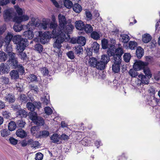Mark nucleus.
<instances>
[{
    "instance_id": "8",
    "label": "nucleus",
    "mask_w": 160,
    "mask_h": 160,
    "mask_svg": "<svg viewBox=\"0 0 160 160\" xmlns=\"http://www.w3.org/2000/svg\"><path fill=\"white\" fill-rule=\"evenodd\" d=\"M113 63L112 66V71L116 73H118L120 70V65L122 61L112 59Z\"/></svg>"
},
{
    "instance_id": "5",
    "label": "nucleus",
    "mask_w": 160,
    "mask_h": 160,
    "mask_svg": "<svg viewBox=\"0 0 160 160\" xmlns=\"http://www.w3.org/2000/svg\"><path fill=\"white\" fill-rule=\"evenodd\" d=\"M28 116L30 118L36 125L42 126L44 124V121L43 118L37 116V114L35 112H29Z\"/></svg>"
},
{
    "instance_id": "39",
    "label": "nucleus",
    "mask_w": 160,
    "mask_h": 160,
    "mask_svg": "<svg viewBox=\"0 0 160 160\" xmlns=\"http://www.w3.org/2000/svg\"><path fill=\"white\" fill-rule=\"evenodd\" d=\"M16 124L18 127L22 128L24 127L26 123L21 119L20 120L17 121Z\"/></svg>"
},
{
    "instance_id": "27",
    "label": "nucleus",
    "mask_w": 160,
    "mask_h": 160,
    "mask_svg": "<svg viewBox=\"0 0 160 160\" xmlns=\"http://www.w3.org/2000/svg\"><path fill=\"white\" fill-rule=\"evenodd\" d=\"M92 49L94 52L97 53L98 52L99 45L97 42H94L92 45Z\"/></svg>"
},
{
    "instance_id": "4",
    "label": "nucleus",
    "mask_w": 160,
    "mask_h": 160,
    "mask_svg": "<svg viewBox=\"0 0 160 160\" xmlns=\"http://www.w3.org/2000/svg\"><path fill=\"white\" fill-rule=\"evenodd\" d=\"M114 45H110L108 52L112 56V59L122 61V56L124 53V50L122 47L115 48Z\"/></svg>"
},
{
    "instance_id": "45",
    "label": "nucleus",
    "mask_w": 160,
    "mask_h": 160,
    "mask_svg": "<svg viewBox=\"0 0 160 160\" xmlns=\"http://www.w3.org/2000/svg\"><path fill=\"white\" fill-rule=\"evenodd\" d=\"M102 48L103 49H106L108 48V41L105 39H103L101 41Z\"/></svg>"
},
{
    "instance_id": "3",
    "label": "nucleus",
    "mask_w": 160,
    "mask_h": 160,
    "mask_svg": "<svg viewBox=\"0 0 160 160\" xmlns=\"http://www.w3.org/2000/svg\"><path fill=\"white\" fill-rule=\"evenodd\" d=\"M12 41L17 45V49L19 52L23 51L28 43L27 39L22 38L19 35L14 36L12 38Z\"/></svg>"
},
{
    "instance_id": "9",
    "label": "nucleus",
    "mask_w": 160,
    "mask_h": 160,
    "mask_svg": "<svg viewBox=\"0 0 160 160\" xmlns=\"http://www.w3.org/2000/svg\"><path fill=\"white\" fill-rule=\"evenodd\" d=\"M29 19V17L26 15H22L20 16H16L14 17L13 20L18 21L21 23L22 22L26 21Z\"/></svg>"
},
{
    "instance_id": "64",
    "label": "nucleus",
    "mask_w": 160,
    "mask_h": 160,
    "mask_svg": "<svg viewBox=\"0 0 160 160\" xmlns=\"http://www.w3.org/2000/svg\"><path fill=\"white\" fill-rule=\"evenodd\" d=\"M10 143L13 145H16L18 143V140L13 138H10L9 139Z\"/></svg>"
},
{
    "instance_id": "29",
    "label": "nucleus",
    "mask_w": 160,
    "mask_h": 160,
    "mask_svg": "<svg viewBox=\"0 0 160 160\" xmlns=\"http://www.w3.org/2000/svg\"><path fill=\"white\" fill-rule=\"evenodd\" d=\"M120 38L121 41L124 43H127L130 40L129 37L127 34L121 35Z\"/></svg>"
},
{
    "instance_id": "16",
    "label": "nucleus",
    "mask_w": 160,
    "mask_h": 160,
    "mask_svg": "<svg viewBox=\"0 0 160 160\" xmlns=\"http://www.w3.org/2000/svg\"><path fill=\"white\" fill-rule=\"evenodd\" d=\"M17 116H19L21 118L26 117L28 115V112L24 109L20 108L17 112H16Z\"/></svg>"
},
{
    "instance_id": "11",
    "label": "nucleus",
    "mask_w": 160,
    "mask_h": 160,
    "mask_svg": "<svg viewBox=\"0 0 160 160\" xmlns=\"http://www.w3.org/2000/svg\"><path fill=\"white\" fill-rule=\"evenodd\" d=\"M0 70L1 73H8L10 71L9 65L6 63H1L0 66Z\"/></svg>"
},
{
    "instance_id": "20",
    "label": "nucleus",
    "mask_w": 160,
    "mask_h": 160,
    "mask_svg": "<svg viewBox=\"0 0 160 160\" xmlns=\"http://www.w3.org/2000/svg\"><path fill=\"white\" fill-rule=\"evenodd\" d=\"M97 64L95 68L97 69L100 70L104 69L106 66V65L105 64L104 62H102L100 60H98Z\"/></svg>"
},
{
    "instance_id": "57",
    "label": "nucleus",
    "mask_w": 160,
    "mask_h": 160,
    "mask_svg": "<svg viewBox=\"0 0 160 160\" xmlns=\"http://www.w3.org/2000/svg\"><path fill=\"white\" fill-rule=\"evenodd\" d=\"M35 159L36 160H41L43 159V155L41 153L39 152L35 155Z\"/></svg>"
},
{
    "instance_id": "37",
    "label": "nucleus",
    "mask_w": 160,
    "mask_h": 160,
    "mask_svg": "<svg viewBox=\"0 0 160 160\" xmlns=\"http://www.w3.org/2000/svg\"><path fill=\"white\" fill-rule=\"evenodd\" d=\"M7 58V54L4 52L0 51V61L4 62Z\"/></svg>"
},
{
    "instance_id": "40",
    "label": "nucleus",
    "mask_w": 160,
    "mask_h": 160,
    "mask_svg": "<svg viewBox=\"0 0 160 160\" xmlns=\"http://www.w3.org/2000/svg\"><path fill=\"white\" fill-rule=\"evenodd\" d=\"M131 58V55L129 53H125L123 56V60L126 62H128L130 61Z\"/></svg>"
},
{
    "instance_id": "41",
    "label": "nucleus",
    "mask_w": 160,
    "mask_h": 160,
    "mask_svg": "<svg viewBox=\"0 0 160 160\" xmlns=\"http://www.w3.org/2000/svg\"><path fill=\"white\" fill-rule=\"evenodd\" d=\"M91 33V37L94 39L97 40L100 38L99 35L97 32L92 31Z\"/></svg>"
},
{
    "instance_id": "28",
    "label": "nucleus",
    "mask_w": 160,
    "mask_h": 160,
    "mask_svg": "<svg viewBox=\"0 0 160 160\" xmlns=\"http://www.w3.org/2000/svg\"><path fill=\"white\" fill-rule=\"evenodd\" d=\"M29 145H30L32 148H36L39 146V143L38 142L34 141L32 139H30L28 140Z\"/></svg>"
},
{
    "instance_id": "1",
    "label": "nucleus",
    "mask_w": 160,
    "mask_h": 160,
    "mask_svg": "<svg viewBox=\"0 0 160 160\" xmlns=\"http://www.w3.org/2000/svg\"><path fill=\"white\" fill-rule=\"evenodd\" d=\"M59 28V30L57 31L58 27L57 23L51 22L49 27L52 29V34L55 37H57L55 42L53 44V47L57 48L58 50L56 52L59 56L62 55V52L61 50L62 47L61 44L63 42L66 38V35L71 33L74 28V26L71 23V22H68L67 21L65 17L63 15L59 14L58 15Z\"/></svg>"
},
{
    "instance_id": "12",
    "label": "nucleus",
    "mask_w": 160,
    "mask_h": 160,
    "mask_svg": "<svg viewBox=\"0 0 160 160\" xmlns=\"http://www.w3.org/2000/svg\"><path fill=\"white\" fill-rule=\"evenodd\" d=\"M13 21L15 22L13 26V29L16 32H19L21 31L23 29V25H22L21 23L18 22V21Z\"/></svg>"
},
{
    "instance_id": "31",
    "label": "nucleus",
    "mask_w": 160,
    "mask_h": 160,
    "mask_svg": "<svg viewBox=\"0 0 160 160\" xmlns=\"http://www.w3.org/2000/svg\"><path fill=\"white\" fill-rule=\"evenodd\" d=\"M86 43V40L85 37L83 36L78 37V43L80 44L79 45L83 46L85 45Z\"/></svg>"
},
{
    "instance_id": "18",
    "label": "nucleus",
    "mask_w": 160,
    "mask_h": 160,
    "mask_svg": "<svg viewBox=\"0 0 160 160\" xmlns=\"http://www.w3.org/2000/svg\"><path fill=\"white\" fill-rule=\"evenodd\" d=\"M74 52L76 54L79 56L82 54L83 52V48L81 45H76L75 47Z\"/></svg>"
},
{
    "instance_id": "2",
    "label": "nucleus",
    "mask_w": 160,
    "mask_h": 160,
    "mask_svg": "<svg viewBox=\"0 0 160 160\" xmlns=\"http://www.w3.org/2000/svg\"><path fill=\"white\" fill-rule=\"evenodd\" d=\"M149 63L147 62H143L141 61H136L134 62L133 66V68L136 71L143 70V72L148 79L152 77V74L148 67Z\"/></svg>"
},
{
    "instance_id": "13",
    "label": "nucleus",
    "mask_w": 160,
    "mask_h": 160,
    "mask_svg": "<svg viewBox=\"0 0 160 160\" xmlns=\"http://www.w3.org/2000/svg\"><path fill=\"white\" fill-rule=\"evenodd\" d=\"M98 61V60L95 58H90L88 60V64L91 67L95 68Z\"/></svg>"
},
{
    "instance_id": "35",
    "label": "nucleus",
    "mask_w": 160,
    "mask_h": 160,
    "mask_svg": "<svg viewBox=\"0 0 160 160\" xmlns=\"http://www.w3.org/2000/svg\"><path fill=\"white\" fill-rule=\"evenodd\" d=\"M49 97V95L46 93V95L42 98V101L44 105H47L50 102Z\"/></svg>"
},
{
    "instance_id": "25",
    "label": "nucleus",
    "mask_w": 160,
    "mask_h": 160,
    "mask_svg": "<svg viewBox=\"0 0 160 160\" xmlns=\"http://www.w3.org/2000/svg\"><path fill=\"white\" fill-rule=\"evenodd\" d=\"M13 37L12 34L9 32H8L4 39L5 42L9 44L12 40Z\"/></svg>"
},
{
    "instance_id": "48",
    "label": "nucleus",
    "mask_w": 160,
    "mask_h": 160,
    "mask_svg": "<svg viewBox=\"0 0 160 160\" xmlns=\"http://www.w3.org/2000/svg\"><path fill=\"white\" fill-rule=\"evenodd\" d=\"M5 46L6 47V52L9 53V54L12 52H11L12 51V48L10 43L9 44L5 43Z\"/></svg>"
},
{
    "instance_id": "62",
    "label": "nucleus",
    "mask_w": 160,
    "mask_h": 160,
    "mask_svg": "<svg viewBox=\"0 0 160 160\" xmlns=\"http://www.w3.org/2000/svg\"><path fill=\"white\" fill-rule=\"evenodd\" d=\"M10 0H0V5L3 6L8 4Z\"/></svg>"
},
{
    "instance_id": "34",
    "label": "nucleus",
    "mask_w": 160,
    "mask_h": 160,
    "mask_svg": "<svg viewBox=\"0 0 160 160\" xmlns=\"http://www.w3.org/2000/svg\"><path fill=\"white\" fill-rule=\"evenodd\" d=\"M16 124L15 122L11 121L8 124V128L9 131H13L14 130L16 127Z\"/></svg>"
},
{
    "instance_id": "49",
    "label": "nucleus",
    "mask_w": 160,
    "mask_h": 160,
    "mask_svg": "<svg viewBox=\"0 0 160 160\" xmlns=\"http://www.w3.org/2000/svg\"><path fill=\"white\" fill-rule=\"evenodd\" d=\"M27 107L29 110L33 111L35 110L34 104L33 103L28 102L27 104Z\"/></svg>"
},
{
    "instance_id": "38",
    "label": "nucleus",
    "mask_w": 160,
    "mask_h": 160,
    "mask_svg": "<svg viewBox=\"0 0 160 160\" xmlns=\"http://www.w3.org/2000/svg\"><path fill=\"white\" fill-rule=\"evenodd\" d=\"M64 6L68 8H71L73 6L72 2L70 0H65L64 2Z\"/></svg>"
},
{
    "instance_id": "46",
    "label": "nucleus",
    "mask_w": 160,
    "mask_h": 160,
    "mask_svg": "<svg viewBox=\"0 0 160 160\" xmlns=\"http://www.w3.org/2000/svg\"><path fill=\"white\" fill-rule=\"evenodd\" d=\"M35 49L39 53L42 52L43 50L42 46L40 43H38L35 45Z\"/></svg>"
},
{
    "instance_id": "63",
    "label": "nucleus",
    "mask_w": 160,
    "mask_h": 160,
    "mask_svg": "<svg viewBox=\"0 0 160 160\" xmlns=\"http://www.w3.org/2000/svg\"><path fill=\"white\" fill-rule=\"evenodd\" d=\"M11 108L14 111L16 112H17V111L21 108L20 106L14 104L12 105Z\"/></svg>"
},
{
    "instance_id": "47",
    "label": "nucleus",
    "mask_w": 160,
    "mask_h": 160,
    "mask_svg": "<svg viewBox=\"0 0 160 160\" xmlns=\"http://www.w3.org/2000/svg\"><path fill=\"white\" fill-rule=\"evenodd\" d=\"M137 45V43L135 41H130L129 43V48L132 49H135Z\"/></svg>"
},
{
    "instance_id": "51",
    "label": "nucleus",
    "mask_w": 160,
    "mask_h": 160,
    "mask_svg": "<svg viewBox=\"0 0 160 160\" xmlns=\"http://www.w3.org/2000/svg\"><path fill=\"white\" fill-rule=\"evenodd\" d=\"M20 53L19 54V56L21 59L23 60H27L28 59L26 54L22 52H19Z\"/></svg>"
},
{
    "instance_id": "6",
    "label": "nucleus",
    "mask_w": 160,
    "mask_h": 160,
    "mask_svg": "<svg viewBox=\"0 0 160 160\" xmlns=\"http://www.w3.org/2000/svg\"><path fill=\"white\" fill-rule=\"evenodd\" d=\"M9 58L8 62L9 66L13 69H16L18 66V61L15 54L12 52L9 54Z\"/></svg>"
},
{
    "instance_id": "32",
    "label": "nucleus",
    "mask_w": 160,
    "mask_h": 160,
    "mask_svg": "<svg viewBox=\"0 0 160 160\" xmlns=\"http://www.w3.org/2000/svg\"><path fill=\"white\" fill-rule=\"evenodd\" d=\"M85 32L87 33H91L93 31V28L91 25L89 24H86L83 29Z\"/></svg>"
},
{
    "instance_id": "44",
    "label": "nucleus",
    "mask_w": 160,
    "mask_h": 160,
    "mask_svg": "<svg viewBox=\"0 0 160 160\" xmlns=\"http://www.w3.org/2000/svg\"><path fill=\"white\" fill-rule=\"evenodd\" d=\"M10 132L9 130L4 129L1 132V136L3 137H5L10 134Z\"/></svg>"
},
{
    "instance_id": "53",
    "label": "nucleus",
    "mask_w": 160,
    "mask_h": 160,
    "mask_svg": "<svg viewBox=\"0 0 160 160\" xmlns=\"http://www.w3.org/2000/svg\"><path fill=\"white\" fill-rule=\"evenodd\" d=\"M15 8L16 12L19 16H20L22 15L23 12L22 9L21 8H20L18 6H15Z\"/></svg>"
},
{
    "instance_id": "23",
    "label": "nucleus",
    "mask_w": 160,
    "mask_h": 160,
    "mask_svg": "<svg viewBox=\"0 0 160 160\" xmlns=\"http://www.w3.org/2000/svg\"><path fill=\"white\" fill-rule=\"evenodd\" d=\"M152 38V37L148 33L144 34L142 36V41L145 43L149 42Z\"/></svg>"
},
{
    "instance_id": "14",
    "label": "nucleus",
    "mask_w": 160,
    "mask_h": 160,
    "mask_svg": "<svg viewBox=\"0 0 160 160\" xmlns=\"http://www.w3.org/2000/svg\"><path fill=\"white\" fill-rule=\"evenodd\" d=\"M134 87L141 86L144 84H148L149 83V81H131Z\"/></svg>"
},
{
    "instance_id": "30",
    "label": "nucleus",
    "mask_w": 160,
    "mask_h": 160,
    "mask_svg": "<svg viewBox=\"0 0 160 160\" xmlns=\"http://www.w3.org/2000/svg\"><path fill=\"white\" fill-rule=\"evenodd\" d=\"M3 17L6 20H9L11 18L12 14L9 10H7L4 11Z\"/></svg>"
},
{
    "instance_id": "50",
    "label": "nucleus",
    "mask_w": 160,
    "mask_h": 160,
    "mask_svg": "<svg viewBox=\"0 0 160 160\" xmlns=\"http://www.w3.org/2000/svg\"><path fill=\"white\" fill-rule=\"evenodd\" d=\"M7 26L5 24H4L0 26V35H2L7 29Z\"/></svg>"
},
{
    "instance_id": "36",
    "label": "nucleus",
    "mask_w": 160,
    "mask_h": 160,
    "mask_svg": "<svg viewBox=\"0 0 160 160\" xmlns=\"http://www.w3.org/2000/svg\"><path fill=\"white\" fill-rule=\"evenodd\" d=\"M31 26H34L35 27L38 26L40 25L39 22V19L35 18L34 17H32L31 18Z\"/></svg>"
},
{
    "instance_id": "55",
    "label": "nucleus",
    "mask_w": 160,
    "mask_h": 160,
    "mask_svg": "<svg viewBox=\"0 0 160 160\" xmlns=\"http://www.w3.org/2000/svg\"><path fill=\"white\" fill-rule=\"evenodd\" d=\"M41 72L43 73L44 76H47L48 74V70L46 67L42 68L41 69Z\"/></svg>"
},
{
    "instance_id": "17",
    "label": "nucleus",
    "mask_w": 160,
    "mask_h": 160,
    "mask_svg": "<svg viewBox=\"0 0 160 160\" xmlns=\"http://www.w3.org/2000/svg\"><path fill=\"white\" fill-rule=\"evenodd\" d=\"M23 36L29 39H32L34 37V34L32 30H28L24 32Z\"/></svg>"
},
{
    "instance_id": "42",
    "label": "nucleus",
    "mask_w": 160,
    "mask_h": 160,
    "mask_svg": "<svg viewBox=\"0 0 160 160\" xmlns=\"http://www.w3.org/2000/svg\"><path fill=\"white\" fill-rule=\"evenodd\" d=\"M39 136L42 138H46L50 134L49 132L47 130H43L40 132Z\"/></svg>"
},
{
    "instance_id": "24",
    "label": "nucleus",
    "mask_w": 160,
    "mask_h": 160,
    "mask_svg": "<svg viewBox=\"0 0 160 160\" xmlns=\"http://www.w3.org/2000/svg\"><path fill=\"white\" fill-rule=\"evenodd\" d=\"M50 139L52 142L56 143L59 142L60 138L58 134L55 133L50 137Z\"/></svg>"
},
{
    "instance_id": "21",
    "label": "nucleus",
    "mask_w": 160,
    "mask_h": 160,
    "mask_svg": "<svg viewBox=\"0 0 160 160\" xmlns=\"http://www.w3.org/2000/svg\"><path fill=\"white\" fill-rule=\"evenodd\" d=\"M109 54H110V53H109L108 52V54H103L101 56L100 60L102 62H104L106 65L110 60Z\"/></svg>"
},
{
    "instance_id": "19",
    "label": "nucleus",
    "mask_w": 160,
    "mask_h": 160,
    "mask_svg": "<svg viewBox=\"0 0 160 160\" xmlns=\"http://www.w3.org/2000/svg\"><path fill=\"white\" fill-rule=\"evenodd\" d=\"M136 53L137 58L140 59L143 55L144 50L141 47H138L137 48Z\"/></svg>"
},
{
    "instance_id": "10",
    "label": "nucleus",
    "mask_w": 160,
    "mask_h": 160,
    "mask_svg": "<svg viewBox=\"0 0 160 160\" xmlns=\"http://www.w3.org/2000/svg\"><path fill=\"white\" fill-rule=\"evenodd\" d=\"M85 25L83 22L80 20L76 21L75 23L76 28L80 31L83 30Z\"/></svg>"
},
{
    "instance_id": "60",
    "label": "nucleus",
    "mask_w": 160,
    "mask_h": 160,
    "mask_svg": "<svg viewBox=\"0 0 160 160\" xmlns=\"http://www.w3.org/2000/svg\"><path fill=\"white\" fill-rule=\"evenodd\" d=\"M67 55L68 57L71 59H73L75 58L74 53L72 51L68 52L67 53Z\"/></svg>"
},
{
    "instance_id": "33",
    "label": "nucleus",
    "mask_w": 160,
    "mask_h": 160,
    "mask_svg": "<svg viewBox=\"0 0 160 160\" xmlns=\"http://www.w3.org/2000/svg\"><path fill=\"white\" fill-rule=\"evenodd\" d=\"M5 101H8L10 103H13L15 101V97L12 95L8 94L5 97Z\"/></svg>"
},
{
    "instance_id": "61",
    "label": "nucleus",
    "mask_w": 160,
    "mask_h": 160,
    "mask_svg": "<svg viewBox=\"0 0 160 160\" xmlns=\"http://www.w3.org/2000/svg\"><path fill=\"white\" fill-rule=\"evenodd\" d=\"M19 99L22 102H26L27 101V98L26 95L21 94L20 97Z\"/></svg>"
},
{
    "instance_id": "52",
    "label": "nucleus",
    "mask_w": 160,
    "mask_h": 160,
    "mask_svg": "<svg viewBox=\"0 0 160 160\" xmlns=\"http://www.w3.org/2000/svg\"><path fill=\"white\" fill-rule=\"evenodd\" d=\"M136 70H135L134 69H131L129 73L131 76L133 77H135L138 76V72Z\"/></svg>"
},
{
    "instance_id": "7",
    "label": "nucleus",
    "mask_w": 160,
    "mask_h": 160,
    "mask_svg": "<svg viewBox=\"0 0 160 160\" xmlns=\"http://www.w3.org/2000/svg\"><path fill=\"white\" fill-rule=\"evenodd\" d=\"M49 32H48L43 33L41 31L39 32V36L40 37V41L43 44H45L48 42L50 38Z\"/></svg>"
},
{
    "instance_id": "54",
    "label": "nucleus",
    "mask_w": 160,
    "mask_h": 160,
    "mask_svg": "<svg viewBox=\"0 0 160 160\" xmlns=\"http://www.w3.org/2000/svg\"><path fill=\"white\" fill-rule=\"evenodd\" d=\"M45 113L48 115H50L52 113V109L49 107H46L44 108Z\"/></svg>"
},
{
    "instance_id": "59",
    "label": "nucleus",
    "mask_w": 160,
    "mask_h": 160,
    "mask_svg": "<svg viewBox=\"0 0 160 160\" xmlns=\"http://www.w3.org/2000/svg\"><path fill=\"white\" fill-rule=\"evenodd\" d=\"M17 68H18V70L20 74H23L25 72L24 68L22 65L18 64Z\"/></svg>"
},
{
    "instance_id": "26",
    "label": "nucleus",
    "mask_w": 160,
    "mask_h": 160,
    "mask_svg": "<svg viewBox=\"0 0 160 160\" xmlns=\"http://www.w3.org/2000/svg\"><path fill=\"white\" fill-rule=\"evenodd\" d=\"M72 7L73 11L76 13H79L82 10L81 6L77 3L74 4Z\"/></svg>"
},
{
    "instance_id": "58",
    "label": "nucleus",
    "mask_w": 160,
    "mask_h": 160,
    "mask_svg": "<svg viewBox=\"0 0 160 160\" xmlns=\"http://www.w3.org/2000/svg\"><path fill=\"white\" fill-rule=\"evenodd\" d=\"M2 115L4 118H9L10 117L11 113L7 111L2 112Z\"/></svg>"
},
{
    "instance_id": "15",
    "label": "nucleus",
    "mask_w": 160,
    "mask_h": 160,
    "mask_svg": "<svg viewBox=\"0 0 160 160\" xmlns=\"http://www.w3.org/2000/svg\"><path fill=\"white\" fill-rule=\"evenodd\" d=\"M16 134L17 136L21 138H26L27 135V132L22 129H18L16 132Z\"/></svg>"
},
{
    "instance_id": "56",
    "label": "nucleus",
    "mask_w": 160,
    "mask_h": 160,
    "mask_svg": "<svg viewBox=\"0 0 160 160\" xmlns=\"http://www.w3.org/2000/svg\"><path fill=\"white\" fill-rule=\"evenodd\" d=\"M118 81H110L108 82V84L111 86H113L114 87L116 86L118 87L119 85V84L118 82Z\"/></svg>"
},
{
    "instance_id": "22",
    "label": "nucleus",
    "mask_w": 160,
    "mask_h": 160,
    "mask_svg": "<svg viewBox=\"0 0 160 160\" xmlns=\"http://www.w3.org/2000/svg\"><path fill=\"white\" fill-rule=\"evenodd\" d=\"M10 75L12 79H17L19 77L18 72L16 70H12L10 72Z\"/></svg>"
},
{
    "instance_id": "43",
    "label": "nucleus",
    "mask_w": 160,
    "mask_h": 160,
    "mask_svg": "<svg viewBox=\"0 0 160 160\" xmlns=\"http://www.w3.org/2000/svg\"><path fill=\"white\" fill-rule=\"evenodd\" d=\"M146 103L147 104H149L152 106H153L154 105L152 96H148V98H147V101H146Z\"/></svg>"
}]
</instances>
